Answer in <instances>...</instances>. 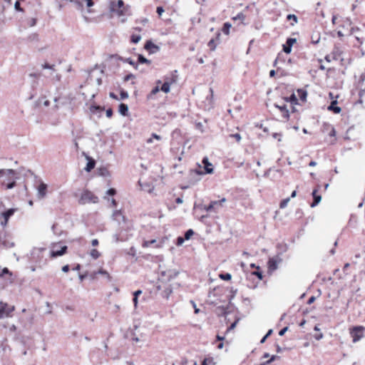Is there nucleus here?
I'll list each match as a JSON object with an SVG mask.
<instances>
[{
	"label": "nucleus",
	"instance_id": "nucleus-1",
	"mask_svg": "<svg viewBox=\"0 0 365 365\" xmlns=\"http://www.w3.org/2000/svg\"><path fill=\"white\" fill-rule=\"evenodd\" d=\"M109 11L120 18L122 23L125 22L126 17L131 15L130 6H125L123 0L110 1Z\"/></svg>",
	"mask_w": 365,
	"mask_h": 365
},
{
	"label": "nucleus",
	"instance_id": "nucleus-2",
	"mask_svg": "<svg viewBox=\"0 0 365 365\" xmlns=\"http://www.w3.org/2000/svg\"><path fill=\"white\" fill-rule=\"evenodd\" d=\"M178 76L177 71H174L163 78V82L161 83V91L168 93L172 91L177 90Z\"/></svg>",
	"mask_w": 365,
	"mask_h": 365
},
{
	"label": "nucleus",
	"instance_id": "nucleus-3",
	"mask_svg": "<svg viewBox=\"0 0 365 365\" xmlns=\"http://www.w3.org/2000/svg\"><path fill=\"white\" fill-rule=\"evenodd\" d=\"M98 202V197L93 193L88 190H84L78 200V203L81 205H85L87 203H97Z\"/></svg>",
	"mask_w": 365,
	"mask_h": 365
},
{
	"label": "nucleus",
	"instance_id": "nucleus-4",
	"mask_svg": "<svg viewBox=\"0 0 365 365\" xmlns=\"http://www.w3.org/2000/svg\"><path fill=\"white\" fill-rule=\"evenodd\" d=\"M365 331V327L363 326H354L349 329V334L352 337V341L356 343L360 341L364 336V332Z\"/></svg>",
	"mask_w": 365,
	"mask_h": 365
},
{
	"label": "nucleus",
	"instance_id": "nucleus-5",
	"mask_svg": "<svg viewBox=\"0 0 365 365\" xmlns=\"http://www.w3.org/2000/svg\"><path fill=\"white\" fill-rule=\"evenodd\" d=\"M41 67L43 69H48L49 73L44 74V76L51 78V81L55 82H58L61 80V76L58 73L55 69V65H51L48 63H45L41 65Z\"/></svg>",
	"mask_w": 365,
	"mask_h": 365
},
{
	"label": "nucleus",
	"instance_id": "nucleus-6",
	"mask_svg": "<svg viewBox=\"0 0 365 365\" xmlns=\"http://www.w3.org/2000/svg\"><path fill=\"white\" fill-rule=\"evenodd\" d=\"M14 311V306L0 302V319L8 317Z\"/></svg>",
	"mask_w": 365,
	"mask_h": 365
},
{
	"label": "nucleus",
	"instance_id": "nucleus-7",
	"mask_svg": "<svg viewBox=\"0 0 365 365\" xmlns=\"http://www.w3.org/2000/svg\"><path fill=\"white\" fill-rule=\"evenodd\" d=\"M296 41V38H288L286 41V43L283 45V51L286 53H290L292 51V47Z\"/></svg>",
	"mask_w": 365,
	"mask_h": 365
},
{
	"label": "nucleus",
	"instance_id": "nucleus-8",
	"mask_svg": "<svg viewBox=\"0 0 365 365\" xmlns=\"http://www.w3.org/2000/svg\"><path fill=\"white\" fill-rule=\"evenodd\" d=\"M83 1H86V6L88 7H91L93 6V0H71V3L74 4L77 9H81L83 6Z\"/></svg>",
	"mask_w": 365,
	"mask_h": 365
},
{
	"label": "nucleus",
	"instance_id": "nucleus-9",
	"mask_svg": "<svg viewBox=\"0 0 365 365\" xmlns=\"http://www.w3.org/2000/svg\"><path fill=\"white\" fill-rule=\"evenodd\" d=\"M226 202V198L223 197L220 200L211 201L210 205L205 207V210L207 212L215 211V204H220V206H223V203Z\"/></svg>",
	"mask_w": 365,
	"mask_h": 365
},
{
	"label": "nucleus",
	"instance_id": "nucleus-10",
	"mask_svg": "<svg viewBox=\"0 0 365 365\" xmlns=\"http://www.w3.org/2000/svg\"><path fill=\"white\" fill-rule=\"evenodd\" d=\"M202 163L204 165V173L211 174L213 173L212 164L209 162L208 158L207 157L202 159Z\"/></svg>",
	"mask_w": 365,
	"mask_h": 365
},
{
	"label": "nucleus",
	"instance_id": "nucleus-11",
	"mask_svg": "<svg viewBox=\"0 0 365 365\" xmlns=\"http://www.w3.org/2000/svg\"><path fill=\"white\" fill-rule=\"evenodd\" d=\"M144 48L148 51L150 53H153L158 51L159 47L155 45L150 40H149L147 41L145 43Z\"/></svg>",
	"mask_w": 365,
	"mask_h": 365
},
{
	"label": "nucleus",
	"instance_id": "nucleus-12",
	"mask_svg": "<svg viewBox=\"0 0 365 365\" xmlns=\"http://www.w3.org/2000/svg\"><path fill=\"white\" fill-rule=\"evenodd\" d=\"M47 185L44 182H41L38 187L37 196L38 198L42 199L46 195Z\"/></svg>",
	"mask_w": 365,
	"mask_h": 365
},
{
	"label": "nucleus",
	"instance_id": "nucleus-13",
	"mask_svg": "<svg viewBox=\"0 0 365 365\" xmlns=\"http://www.w3.org/2000/svg\"><path fill=\"white\" fill-rule=\"evenodd\" d=\"M274 106L277 108L282 113V116L285 119H288L289 117V110L287 108V105L283 103L282 105L275 103Z\"/></svg>",
	"mask_w": 365,
	"mask_h": 365
},
{
	"label": "nucleus",
	"instance_id": "nucleus-14",
	"mask_svg": "<svg viewBox=\"0 0 365 365\" xmlns=\"http://www.w3.org/2000/svg\"><path fill=\"white\" fill-rule=\"evenodd\" d=\"M113 219L120 225L121 222H125V217L120 210H115L112 215Z\"/></svg>",
	"mask_w": 365,
	"mask_h": 365
},
{
	"label": "nucleus",
	"instance_id": "nucleus-15",
	"mask_svg": "<svg viewBox=\"0 0 365 365\" xmlns=\"http://www.w3.org/2000/svg\"><path fill=\"white\" fill-rule=\"evenodd\" d=\"M139 184H140L142 190L145 192H148V193H151L154 189V186L153 185V184H151L150 182H143L141 180H139Z\"/></svg>",
	"mask_w": 365,
	"mask_h": 365
},
{
	"label": "nucleus",
	"instance_id": "nucleus-16",
	"mask_svg": "<svg viewBox=\"0 0 365 365\" xmlns=\"http://www.w3.org/2000/svg\"><path fill=\"white\" fill-rule=\"evenodd\" d=\"M15 175H16L6 176L7 180L9 181V182L6 184H5V182H3V184L6 185V189H12L13 187H15L16 179V177H15Z\"/></svg>",
	"mask_w": 365,
	"mask_h": 365
},
{
	"label": "nucleus",
	"instance_id": "nucleus-17",
	"mask_svg": "<svg viewBox=\"0 0 365 365\" xmlns=\"http://www.w3.org/2000/svg\"><path fill=\"white\" fill-rule=\"evenodd\" d=\"M67 246H63L60 250H53L51 252V256L52 257H56L59 256H62L66 252Z\"/></svg>",
	"mask_w": 365,
	"mask_h": 365
},
{
	"label": "nucleus",
	"instance_id": "nucleus-18",
	"mask_svg": "<svg viewBox=\"0 0 365 365\" xmlns=\"http://www.w3.org/2000/svg\"><path fill=\"white\" fill-rule=\"evenodd\" d=\"M317 190H314L312 193V195L313 196V202L311 204L312 207H314L315 206H317L322 200V196L320 195H317Z\"/></svg>",
	"mask_w": 365,
	"mask_h": 365
},
{
	"label": "nucleus",
	"instance_id": "nucleus-19",
	"mask_svg": "<svg viewBox=\"0 0 365 365\" xmlns=\"http://www.w3.org/2000/svg\"><path fill=\"white\" fill-rule=\"evenodd\" d=\"M160 91V80L156 81V86L153 88V89L150 91V93L147 96L148 100H153L154 98V96Z\"/></svg>",
	"mask_w": 365,
	"mask_h": 365
},
{
	"label": "nucleus",
	"instance_id": "nucleus-20",
	"mask_svg": "<svg viewBox=\"0 0 365 365\" xmlns=\"http://www.w3.org/2000/svg\"><path fill=\"white\" fill-rule=\"evenodd\" d=\"M337 101H332L331 104L328 106V110L330 111H333L334 113H339L341 111V109L340 107L336 106Z\"/></svg>",
	"mask_w": 365,
	"mask_h": 365
},
{
	"label": "nucleus",
	"instance_id": "nucleus-21",
	"mask_svg": "<svg viewBox=\"0 0 365 365\" xmlns=\"http://www.w3.org/2000/svg\"><path fill=\"white\" fill-rule=\"evenodd\" d=\"M118 112L123 116H127L128 114V106L125 103H120L118 107Z\"/></svg>",
	"mask_w": 365,
	"mask_h": 365
},
{
	"label": "nucleus",
	"instance_id": "nucleus-22",
	"mask_svg": "<svg viewBox=\"0 0 365 365\" xmlns=\"http://www.w3.org/2000/svg\"><path fill=\"white\" fill-rule=\"evenodd\" d=\"M278 260L277 258H270L268 261V266L270 270H275L277 269Z\"/></svg>",
	"mask_w": 365,
	"mask_h": 365
},
{
	"label": "nucleus",
	"instance_id": "nucleus-23",
	"mask_svg": "<svg viewBox=\"0 0 365 365\" xmlns=\"http://www.w3.org/2000/svg\"><path fill=\"white\" fill-rule=\"evenodd\" d=\"M15 211H16L15 209L10 208L1 214L4 219L6 220V222H8L9 217H11L14 214Z\"/></svg>",
	"mask_w": 365,
	"mask_h": 365
},
{
	"label": "nucleus",
	"instance_id": "nucleus-24",
	"mask_svg": "<svg viewBox=\"0 0 365 365\" xmlns=\"http://www.w3.org/2000/svg\"><path fill=\"white\" fill-rule=\"evenodd\" d=\"M16 175V172L15 170H12V169H7V170H4V169H1L0 170V177L1 176H10V175Z\"/></svg>",
	"mask_w": 365,
	"mask_h": 365
},
{
	"label": "nucleus",
	"instance_id": "nucleus-25",
	"mask_svg": "<svg viewBox=\"0 0 365 365\" xmlns=\"http://www.w3.org/2000/svg\"><path fill=\"white\" fill-rule=\"evenodd\" d=\"M220 36V34L218 32L217 34V36H216L217 41H219ZM207 45L210 47L211 51H215V48H216L215 39H214V38L210 39V41L208 42Z\"/></svg>",
	"mask_w": 365,
	"mask_h": 365
},
{
	"label": "nucleus",
	"instance_id": "nucleus-26",
	"mask_svg": "<svg viewBox=\"0 0 365 365\" xmlns=\"http://www.w3.org/2000/svg\"><path fill=\"white\" fill-rule=\"evenodd\" d=\"M95 165H96V162L94 160L91 159V158H88V161L86 164V166L85 168V170L87 171V172H90L92 169L94 168L95 167Z\"/></svg>",
	"mask_w": 365,
	"mask_h": 365
},
{
	"label": "nucleus",
	"instance_id": "nucleus-27",
	"mask_svg": "<svg viewBox=\"0 0 365 365\" xmlns=\"http://www.w3.org/2000/svg\"><path fill=\"white\" fill-rule=\"evenodd\" d=\"M14 246V242H10L7 240H0V248H10Z\"/></svg>",
	"mask_w": 365,
	"mask_h": 365
},
{
	"label": "nucleus",
	"instance_id": "nucleus-28",
	"mask_svg": "<svg viewBox=\"0 0 365 365\" xmlns=\"http://www.w3.org/2000/svg\"><path fill=\"white\" fill-rule=\"evenodd\" d=\"M232 27V24L229 22H226L223 24V26L222 28V31L225 34V35H229L230 34V28Z\"/></svg>",
	"mask_w": 365,
	"mask_h": 365
},
{
	"label": "nucleus",
	"instance_id": "nucleus-29",
	"mask_svg": "<svg viewBox=\"0 0 365 365\" xmlns=\"http://www.w3.org/2000/svg\"><path fill=\"white\" fill-rule=\"evenodd\" d=\"M44 250V248H34L31 252L32 258L34 259L36 255L38 257L40 254Z\"/></svg>",
	"mask_w": 365,
	"mask_h": 365
},
{
	"label": "nucleus",
	"instance_id": "nucleus-30",
	"mask_svg": "<svg viewBox=\"0 0 365 365\" xmlns=\"http://www.w3.org/2000/svg\"><path fill=\"white\" fill-rule=\"evenodd\" d=\"M141 39V36L139 34H133L130 36V41L133 43H138Z\"/></svg>",
	"mask_w": 365,
	"mask_h": 365
},
{
	"label": "nucleus",
	"instance_id": "nucleus-31",
	"mask_svg": "<svg viewBox=\"0 0 365 365\" xmlns=\"http://www.w3.org/2000/svg\"><path fill=\"white\" fill-rule=\"evenodd\" d=\"M286 101H289L292 104H297V98L296 96L293 93L290 96L289 98H285Z\"/></svg>",
	"mask_w": 365,
	"mask_h": 365
},
{
	"label": "nucleus",
	"instance_id": "nucleus-32",
	"mask_svg": "<svg viewBox=\"0 0 365 365\" xmlns=\"http://www.w3.org/2000/svg\"><path fill=\"white\" fill-rule=\"evenodd\" d=\"M287 19L290 21V20H292L294 21V23H291V25L292 26H294V24L297 23V16L294 14H288L287 16Z\"/></svg>",
	"mask_w": 365,
	"mask_h": 365
},
{
	"label": "nucleus",
	"instance_id": "nucleus-33",
	"mask_svg": "<svg viewBox=\"0 0 365 365\" xmlns=\"http://www.w3.org/2000/svg\"><path fill=\"white\" fill-rule=\"evenodd\" d=\"M156 240H145L143 243V246L145 247H150L152 245L155 244Z\"/></svg>",
	"mask_w": 365,
	"mask_h": 365
},
{
	"label": "nucleus",
	"instance_id": "nucleus-34",
	"mask_svg": "<svg viewBox=\"0 0 365 365\" xmlns=\"http://www.w3.org/2000/svg\"><path fill=\"white\" fill-rule=\"evenodd\" d=\"M100 274L105 275V276H106V277H108V278L110 277L109 274H108V272L107 271H106V270H104V269H101L98 272H94V273L92 274V278H94V277H95V276H96V274Z\"/></svg>",
	"mask_w": 365,
	"mask_h": 365
},
{
	"label": "nucleus",
	"instance_id": "nucleus-35",
	"mask_svg": "<svg viewBox=\"0 0 365 365\" xmlns=\"http://www.w3.org/2000/svg\"><path fill=\"white\" fill-rule=\"evenodd\" d=\"M90 255L93 258V259H97L100 257V253L99 252L96 250V249H93L91 250L90 252Z\"/></svg>",
	"mask_w": 365,
	"mask_h": 365
},
{
	"label": "nucleus",
	"instance_id": "nucleus-36",
	"mask_svg": "<svg viewBox=\"0 0 365 365\" xmlns=\"http://www.w3.org/2000/svg\"><path fill=\"white\" fill-rule=\"evenodd\" d=\"M298 93L299 94V98L302 101H304L307 98V93L306 91L304 90H298Z\"/></svg>",
	"mask_w": 365,
	"mask_h": 365
},
{
	"label": "nucleus",
	"instance_id": "nucleus-37",
	"mask_svg": "<svg viewBox=\"0 0 365 365\" xmlns=\"http://www.w3.org/2000/svg\"><path fill=\"white\" fill-rule=\"evenodd\" d=\"M289 200H290L289 197H287V198L284 199L283 200H282L280 204H279V207L281 209L285 208L287 206V204L289 202Z\"/></svg>",
	"mask_w": 365,
	"mask_h": 365
},
{
	"label": "nucleus",
	"instance_id": "nucleus-38",
	"mask_svg": "<svg viewBox=\"0 0 365 365\" xmlns=\"http://www.w3.org/2000/svg\"><path fill=\"white\" fill-rule=\"evenodd\" d=\"M193 235L194 231L192 229H189L185 232L184 238L185 240H189Z\"/></svg>",
	"mask_w": 365,
	"mask_h": 365
},
{
	"label": "nucleus",
	"instance_id": "nucleus-39",
	"mask_svg": "<svg viewBox=\"0 0 365 365\" xmlns=\"http://www.w3.org/2000/svg\"><path fill=\"white\" fill-rule=\"evenodd\" d=\"M220 278L223 280H230L232 278V275L230 273L220 274Z\"/></svg>",
	"mask_w": 365,
	"mask_h": 365
},
{
	"label": "nucleus",
	"instance_id": "nucleus-40",
	"mask_svg": "<svg viewBox=\"0 0 365 365\" xmlns=\"http://www.w3.org/2000/svg\"><path fill=\"white\" fill-rule=\"evenodd\" d=\"M277 358H279V356H277L276 355H272L269 360H267L265 362H263V363L260 364L259 365H267V364H269L273 361H274Z\"/></svg>",
	"mask_w": 365,
	"mask_h": 365
},
{
	"label": "nucleus",
	"instance_id": "nucleus-41",
	"mask_svg": "<svg viewBox=\"0 0 365 365\" xmlns=\"http://www.w3.org/2000/svg\"><path fill=\"white\" fill-rule=\"evenodd\" d=\"M272 329H269V330L267 331V334H266L262 337V339H261V341H260V343H261V344L264 343V342H265V341H266V339H267V338L269 336H270V335L272 334Z\"/></svg>",
	"mask_w": 365,
	"mask_h": 365
},
{
	"label": "nucleus",
	"instance_id": "nucleus-42",
	"mask_svg": "<svg viewBox=\"0 0 365 365\" xmlns=\"http://www.w3.org/2000/svg\"><path fill=\"white\" fill-rule=\"evenodd\" d=\"M138 61L141 63H149L150 61L142 55L138 56Z\"/></svg>",
	"mask_w": 365,
	"mask_h": 365
},
{
	"label": "nucleus",
	"instance_id": "nucleus-43",
	"mask_svg": "<svg viewBox=\"0 0 365 365\" xmlns=\"http://www.w3.org/2000/svg\"><path fill=\"white\" fill-rule=\"evenodd\" d=\"M120 99H126L128 98V92L124 90L120 91Z\"/></svg>",
	"mask_w": 365,
	"mask_h": 365
},
{
	"label": "nucleus",
	"instance_id": "nucleus-44",
	"mask_svg": "<svg viewBox=\"0 0 365 365\" xmlns=\"http://www.w3.org/2000/svg\"><path fill=\"white\" fill-rule=\"evenodd\" d=\"M100 175L103 176H107L109 175V172L106 168H101L100 169Z\"/></svg>",
	"mask_w": 365,
	"mask_h": 365
},
{
	"label": "nucleus",
	"instance_id": "nucleus-45",
	"mask_svg": "<svg viewBox=\"0 0 365 365\" xmlns=\"http://www.w3.org/2000/svg\"><path fill=\"white\" fill-rule=\"evenodd\" d=\"M252 274L257 276L258 277V279L260 280L262 279V278H263L262 272L259 271V269L253 272Z\"/></svg>",
	"mask_w": 365,
	"mask_h": 365
},
{
	"label": "nucleus",
	"instance_id": "nucleus-46",
	"mask_svg": "<svg viewBox=\"0 0 365 365\" xmlns=\"http://www.w3.org/2000/svg\"><path fill=\"white\" fill-rule=\"evenodd\" d=\"M185 240V239L184 237H178L177 238V242H176V245H177L178 246H180V245H182L183 244V242H184Z\"/></svg>",
	"mask_w": 365,
	"mask_h": 365
},
{
	"label": "nucleus",
	"instance_id": "nucleus-47",
	"mask_svg": "<svg viewBox=\"0 0 365 365\" xmlns=\"http://www.w3.org/2000/svg\"><path fill=\"white\" fill-rule=\"evenodd\" d=\"M36 24V19L34 18H31L29 20L28 24L29 26H34Z\"/></svg>",
	"mask_w": 365,
	"mask_h": 365
},
{
	"label": "nucleus",
	"instance_id": "nucleus-48",
	"mask_svg": "<svg viewBox=\"0 0 365 365\" xmlns=\"http://www.w3.org/2000/svg\"><path fill=\"white\" fill-rule=\"evenodd\" d=\"M29 76L31 78H34V79H38L40 76V74L39 73H31L29 74Z\"/></svg>",
	"mask_w": 365,
	"mask_h": 365
},
{
	"label": "nucleus",
	"instance_id": "nucleus-49",
	"mask_svg": "<svg viewBox=\"0 0 365 365\" xmlns=\"http://www.w3.org/2000/svg\"><path fill=\"white\" fill-rule=\"evenodd\" d=\"M133 78H135V76L133 74H132V73H130V74L126 75L124 77V81H130V79H133Z\"/></svg>",
	"mask_w": 365,
	"mask_h": 365
},
{
	"label": "nucleus",
	"instance_id": "nucleus-50",
	"mask_svg": "<svg viewBox=\"0 0 365 365\" xmlns=\"http://www.w3.org/2000/svg\"><path fill=\"white\" fill-rule=\"evenodd\" d=\"M230 136L235 138L237 142H240L242 138L240 134H239V133H235V134L231 135Z\"/></svg>",
	"mask_w": 365,
	"mask_h": 365
},
{
	"label": "nucleus",
	"instance_id": "nucleus-51",
	"mask_svg": "<svg viewBox=\"0 0 365 365\" xmlns=\"http://www.w3.org/2000/svg\"><path fill=\"white\" fill-rule=\"evenodd\" d=\"M14 8L17 11H23V9H21V7L20 6V3L19 1H16L15 2Z\"/></svg>",
	"mask_w": 365,
	"mask_h": 365
},
{
	"label": "nucleus",
	"instance_id": "nucleus-52",
	"mask_svg": "<svg viewBox=\"0 0 365 365\" xmlns=\"http://www.w3.org/2000/svg\"><path fill=\"white\" fill-rule=\"evenodd\" d=\"M116 193V191L114 188H110L107 190V194L108 195H114Z\"/></svg>",
	"mask_w": 365,
	"mask_h": 365
},
{
	"label": "nucleus",
	"instance_id": "nucleus-53",
	"mask_svg": "<svg viewBox=\"0 0 365 365\" xmlns=\"http://www.w3.org/2000/svg\"><path fill=\"white\" fill-rule=\"evenodd\" d=\"M288 330V327H284L283 329H282L279 331V336H283L286 331Z\"/></svg>",
	"mask_w": 365,
	"mask_h": 365
},
{
	"label": "nucleus",
	"instance_id": "nucleus-54",
	"mask_svg": "<svg viewBox=\"0 0 365 365\" xmlns=\"http://www.w3.org/2000/svg\"><path fill=\"white\" fill-rule=\"evenodd\" d=\"M237 322H238V320H236L233 323H232L231 325L228 327L227 331H230V330L233 329L236 327Z\"/></svg>",
	"mask_w": 365,
	"mask_h": 365
},
{
	"label": "nucleus",
	"instance_id": "nucleus-55",
	"mask_svg": "<svg viewBox=\"0 0 365 365\" xmlns=\"http://www.w3.org/2000/svg\"><path fill=\"white\" fill-rule=\"evenodd\" d=\"M138 297L133 296V302L135 309H136L138 307Z\"/></svg>",
	"mask_w": 365,
	"mask_h": 365
},
{
	"label": "nucleus",
	"instance_id": "nucleus-56",
	"mask_svg": "<svg viewBox=\"0 0 365 365\" xmlns=\"http://www.w3.org/2000/svg\"><path fill=\"white\" fill-rule=\"evenodd\" d=\"M191 303L193 306V308L195 309V314H198L200 312V309H198L196 306V304L193 302V301H191Z\"/></svg>",
	"mask_w": 365,
	"mask_h": 365
},
{
	"label": "nucleus",
	"instance_id": "nucleus-57",
	"mask_svg": "<svg viewBox=\"0 0 365 365\" xmlns=\"http://www.w3.org/2000/svg\"><path fill=\"white\" fill-rule=\"evenodd\" d=\"M113 115V110L111 108H108L107 110H106V116L108 118H110Z\"/></svg>",
	"mask_w": 365,
	"mask_h": 365
},
{
	"label": "nucleus",
	"instance_id": "nucleus-58",
	"mask_svg": "<svg viewBox=\"0 0 365 365\" xmlns=\"http://www.w3.org/2000/svg\"><path fill=\"white\" fill-rule=\"evenodd\" d=\"M329 135L331 137H334L336 135V130L334 127L331 126V131L329 133Z\"/></svg>",
	"mask_w": 365,
	"mask_h": 365
},
{
	"label": "nucleus",
	"instance_id": "nucleus-59",
	"mask_svg": "<svg viewBox=\"0 0 365 365\" xmlns=\"http://www.w3.org/2000/svg\"><path fill=\"white\" fill-rule=\"evenodd\" d=\"M316 298L314 296H312L311 297H309V299H308L307 301V304H312L314 301H315Z\"/></svg>",
	"mask_w": 365,
	"mask_h": 365
},
{
	"label": "nucleus",
	"instance_id": "nucleus-60",
	"mask_svg": "<svg viewBox=\"0 0 365 365\" xmlns=\"http://www.w3.org/2000/svg\"><path fill=\"white\" fill-rule=\"evenodd\" d=\"M314 338L317 340H320L323 338V334L322 333L317 334L314 335Z\"/></svg>",
	"mask_w": 365,
	"mask_h": 365
},
{
	"label": "nucleus",
	"instance_id": "nucleus-61",
	"mask_svg": "<svg viewBox=\"0 0 365 365\" xmlns=\"http://www.w3.org/2000/svg\"><path fill=\"white\" fill-rule=\"evenodd\" d=\"M70 268H69V265L66 264V265H64L63 267H62V271L63 272H68L69 271Z\"/></svg>",
	"mask_w": 365,
	"mask_h": 365
},
{
	"label": "nucleus",
	"instance_id": "nucleus-62",
	"mask_svg": "<svg viewBox=\"0 0 365 365\" xmlns=\"http://www.w3.org/2000/svg\"><path fill=\"white\" fill-rule=\"evenodd\" d=\"M91 245L93 247H96L98 245V240L97 239H93L92 241H91Z\"/></svg>",
	"mask_w": 365,
	"mask_h": 365
},
{
	"label": "nucleus",
	"instance_id": "nucleus-63",
	"mask_svg": "<svg viewBox=\"0 0 365 365\" xmlns=\"http://www.w3.org/2000/svg\"><path fill=\"white\" fill-rule=\"evenodd\" d=\"M172 292V290L170 289H165V297L168 299L169 297V294Z\"/></svg>",
	"mask_w": 365,
	"mask_h": 365
},
{
	"label": "nucleus",
	"instance_id": "nucleus-64",
	"mask_svg": "<svg viewBox=\"0 0 365 365\" xmlns=\"http://www.w3.org/2000/svg\"><path fill=\"white\" fill-rule=\"evenodd\" d=\"M141 294L142 291L139 289L133 292V296L138 297V296L140 295Z\"/></svg>",
	"mask_w": 365,
	"mask_h": 365
}]
</instances>
